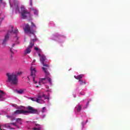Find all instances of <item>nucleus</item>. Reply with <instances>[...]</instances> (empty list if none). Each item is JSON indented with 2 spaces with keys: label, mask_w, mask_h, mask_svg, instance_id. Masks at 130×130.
Listing matches in <instances>:
<instances>
[{
  "label": "nucleus",
  "mask_w": 130,
  "mask_h": 130,
  "mask_svg": "<svg viewBox=\"0 0 130 130\" xmlns=\"http://www.w3.org/2000/svg\"><path fill=\"white\" fill-rule=\"evenodd\" d=\"M9 124H12V125H14L15 126L17 125V124H16V123H9Z\"/></svg>",
  "instance_id": "nucleus-26"
},
{
  "label": "nucleus",
  "mask_w": 130,
  "mask_h": 130,
  "mask_svg": "<svg viewBox=\"0 0 130 130\" xmlns=\"http://www.w3.org/2000/svg\"><path fill=\"white\" fill-rule=\"evenodd\" d=\"M46 81H48L49 84H52V83L51 82V78H50V75L47 77L46 75H45V78L40 79V80L39 82V85H37L36 87L38 88H39V87L41 86V84L40 83V82L43 83V84H46Z\"/></svg>",
  "instance_id": "nucleus-6"
},
{
  "label": "nucleus",
  "mask_w": 130,
  "mask_h": 130,
  "mask_svg": "<svg viewBox=\"0 0 130 130\" xmlns=\"http://www.w3.org/2000/svg\"><path fill=\"white\" fill-rule=\"evenodd\" d=\"M6 76L8 78V81L9 83H12L13 85L18 84V77H17V75L14 73H8L6 74Z\"/></svg>",
  "instance_id": "nucleus-2"
},
{
  "label": "nucleus",
  "mask_w": 130,
  "mask_h": 130,
  "mask_svg": "<svg viewBox=\"0 0 130 130\" xmlns=\"http://www.w3.org/2000/svg\"><path fill=\"white\" fill-rule=\"evenodd\" d=\"M36 101L37 102V103H40V101H41V100H40L39 99H37L36 100Z\"/></svg>",
  "instance_id": "nucleus-24"
},
{
  "label": "nucleus",
  "mask_w": 130,
  "mask_h": 130,
  "mask_svg": "<svg viewBox=\"0 0 130 130\" xmlns=\"http://www.w3.org/2000/svg\"><path fill=\"white\" fill-rule=\"evenodd\" d=\"M11 8H15L16 11H18L19 12V5L18 4V2L16 1L14 2L13 5L11 6Z\"/></svg>",
  "instance_id": "nucleus-11"
},
{
  "label": "nucleus",
  "mask_w": 130,
  "mask_h": 130,
  "mask_svg": "<svg viewBox=\"0 0 130 130\" xmlns=\"http://www.w3.org/2000/svg\"><path fill=\"white\" fill-rule=\"evenodd\" d=\"M28 80H30V78H29V76L27 77Z\"/></svg>",
  "instance_id": "nucleus-39"
},
{
  "label": "nucleus",
  "mask_w": 130,
  "mask_h": 130,
  "mask_svg": "<svg viewBox=\"0 0 130 130\" xmlns=\"http://www.w3.org/2000/svg\"><path fill=\"white\" fill-rule=\"evenodd\" d=\"M87 122H88V120L86 121V123H87Z\"/></svg>",
  "instance_id": "nucleus-40"
},
{
  "label": "nucleus",
  "mask_w": 130,
  "mask_h": 130,
  "mask_svg": "<svg viewBox=\"0 0 130 130\" xmlns=\"http://www.w3.org/2000/svg\"><path fill=\"white\" fill-rule=\"evenodd\" d=\"M15 114H26V112L24 110H17L14 112Z\"/></svg>",
  "instance_id": "nucleus-10"
},
{
  "label": "nucleus",
  "mask_w": 130,
  "mask_h": 130,
  "mask_svg": "<svg viewBox=\"0 0 130 130\" xmlns=\"http://www.w3.org/2000/svg\"><path fill=\"white\" fill-rule=\"evenodd\" d=\"M16 45V44H13V45H12V47H14V46H15Z\"/></svg>",
  "instance_id": "nucleus-32"
},
{
  "label": "nucleus",
  "mask_w": 130,
  "mask_h": 130,
  "mask_svg": "<svg viewBox=\"0 0 130 130\" xmlns=\"http://www.w3.org/2000/svg\"><path fill=\"white\" fill-rule=\"evenodd\" d=\"M30 6H33V3L32 2V0H30Z\"/></svg>",
  "instance_id": "nucleus-29"
},
{
  "label": "nucleus",
  "mask_w": 130,
  "mask_h": 130,
  "mask_svg": "<svg viewBox=\"0 0 130 130\" xmlns=\"http://www.w3.org/2000/svg\"><path fill=\"white\" fill-rule=\"evenodd\" d=\"M11 129H14V128H11Z\"/></svg>",
  "instance_id": "nucleus-41"
},
{
  "label": "nucleus",
  "mask_w": 130,
  "mask_h": 130,
  "mask_svg": "<svg viewBox=\"0 0 130 130\" xmlns=\"http://www.w3.org/2000/svg\"><path fill=\"white\" fill-rule=\"evenodd\" d=\"M35 50L38 51V50H39V48H38V47H35Z\"/></svg>",
  "instance_id": "nucleus-27"
},
{
  "label": "nucleus",
  "mask_w": 130,
  "mask_h": 130,
  "mask_svg": "<svg viewBox=\"0 0 130 130\" xmlns=\"http://www.w3.org/2000/svg\"><path fill=\"white\" fill-rule=\"evenodd\" d=\"M35 15H38V11L35 9L34 10Z\"/></svg>",
  "instance_id": "nucleus-20"
},
{
  "label": "nucleus",
  "mask_w": 130,
  "mask_h": 130,
  "mask_svg": "<svg viewBox=\"0 0 130 130\" xmlns=\"http://www.w3.org/2000/svg\"><path fill=\"white\" fill-rule=\"evenodd\" d=\"M30 100H31L32 101H36V100L33 98H30Z\"/></svg>",
  "instance_id": "nucleus-28"
},
{
  "label": "nucleus",
  "mask_w": 130,
  "mask_h": 130,
  "mask_svg": "<svg viewBox=\"0 0 130 130\" xmlns=\"http://www.w3.org/2000/svg\"><path fill=\"white\" fill-rule=\"evenodd\" d=\"M14 39H15V40L17 41V40H18V39H19V38H18V37H15L14 38Z\"/></svg>",
  "instance_id": "nucleus-30"
},
{
  "label": "nucleus",
  "mask_w": 130,
  "mask_h": 130,
  "mask_svg": "<svg viewBox=\"0 0 130 130\" xmlns=\"http://www.w3.org/2000/svg\"><path fill=\"white\" fill-rule=\"evenodd\" d=\"M83 77H84V75H79L78 76H74V78L75 79H76V80H79V81H80V80H81V79L83 78Z\"/></svg>",
  "instance_id": "nucleus-13"
},
{
  "label": "nucleus",
  "mask_w": 130,
  "mask_h": 130,
  "mask_svg": "<svg viewBox=\"0 0 130 130\" xmlns=\"http://www.w3.org/2000/svg\"><path fill=\"white\" fill-rule=\"evenodd\" d=\"M0 3H3V0H0Z\"/></svg>",
  "instance_id": "nucleus-38"
},
{
  "label": "nucleus",
  "mask_w": 130,
  "mask_h": 130,
  "mask_svg": "<svg viewBox=\"0 0 130 130\" xmlns=\"http://www.w3.org/2000/svg\"><path fill=\"white\" fill-rule=\"evenodd\" d=\"M10 51L11 53H12V55H14V52L13 51V49L12 48H10Z\"/></svg>",
  "instance_id": "nucleus-23"
},
{
  "label": "nucleus",
  "mask_w": 130,
  "mask_h": 130,
  "mask_svg": "<svg viewBox=\"0 0 130 130\" xmlns=\"http://www.w3.org/2000/svg\"><path fill=\"white\" fill-rule=\"evenodd\" d=\"M46 110V108H45V107H43L42 110V113L45 112Z\"/></svg>",
  "instance_id": "nucleus-22"
},
{
  "label": "nucleus",
  "mask_w": 130,
  "mask_h": 130,
  "mask_svg": "<svg viewBox=\"0 0 130 130\" xmlns=\"http://www.w3.org/2000/svg\"><path fill=\"white\" fill-rule=\"evenodd\" d=\"M26 109L27 110L25 111V114L26 113H30V114H37L38 113V111L37 109H34L33 107L28 106Z\"/></svg>",
  "instance_id": "nucleus-8"
},
{
  "label": "nucleus",
  "mask_w": 130,
  "mask_h": 130,
  "mask_svg": "<svg viewBox=\"0 0 130 130\" xmlns=\"http://www.w3.org/2000/svg\"><path fill=\"white\" fill-rule=\"evenodd\" d=\"M79 83H80V85H85L86 84V82L83 80H79Z\"/></svg>",
  "instance_id": "nucleus-16"
},
{
  "label": "nucleus",
  "mask_w": 130,
  "mask_h": 130,
  "mask_svg": "<svg viewBox=\"0 0 130 130\" xmlns=\"http://www.w3.org/2000/svg\"><path fill=\"white\" fill-rule=\"evenodd\" d=\"M24 30L25 33L31 34L34 37H35V30L33 29V27H31L28 23L25 25Z\"/></svg>",
  "instance_id": "nucleus-5"
},
{
  "label": "nucleus",
  "mask_w": 130,
  "mask_h": 130,
  "mask_svg": "<svg viewBox=\"0 0 130 130\" xmlns=\"http://www.w3.org/2000/svg\"><path fill=\"white\" fill-rule=\"evenodd\" d=\"M35 73H36V69L35 67L31 66L30 67V78H32V80L35 82V84L38 83L37 81H35Z\"/></svg>",
  "instance_id": "nucleus-9"
},
{
  "label": "nucleus",
  "mask_w": 130,
  "mask_h": 130,
  "mask_svg": "<svg viewBox=\"0 0 130 130\" xmlns=\"http://www.w3.org/2000/svg\"><path fill=\"white\" fill-rule=\"evenodd\" d=\"M6 95V93L3 90H0V100H4L5 98L4 97Z\"/></svg>",
  "instance_id": "nucleus-12"
},
{
  "label": "nucleus",
  "mask_w": 130,
  "mask_h": 130,
  "mask_svg": "<svg viewBox=\"0 0 130 130\" xmlns=\"http://www.w3.org/2000/svg\"><path fill=\"white\" fill-rule=\"evenodd\" d=\"M24 92H25V89H19V90L17 91V92L18 93V94H23V93H24Z\"/></svg>",
  "instance_id": "nucleus-15"
},
{
  "label": "nucleus",
  "mask_w": 130,
  "mask_h": 130,
  "mask_svg": "<svg viewBox=\"0 0 130 130\" xmlns=\"http://www.w3.org/2000/svg\"><path fill=\"white\" fill-rule=\"evenodd\" d=\"M31 26L36 28V25H35V24L33 22H31Z\"/></svg>",
  "instance_id": "nucleus-25"
},
{
  "label": "nucleus",
  "mask_w": 130,
  "mask_h": 130,
  "mask_svg": "<svg viewBox=\"0 0 130 130\" xmlns=\"http://www.w3.org/2000/svg\"><path fill=\"white\" fill-rule=\"evenodd\" d=\"M20 123L21 124H22V122H20Z\"/></svg>",
  "instance_id": "nucleus-43"
},
{
  "label": "nucleus",
  "mask_w": 130,
  "mask_h": 130,
  "mask_svg": "<svg viewBox=\"0 0 130 130\" xmlns=\"http://www.w3.org/2000/svg\"><path fill=\"white\" fill-rule=\"evenodd\" d=\"M21 18L22 19H27V18H31V14L30 12L25 9L24 6H21L20 7Z\"/></svg>",
  "instance_id": "nucleus-4"
},
{
  "label": "nucleus",
  "mask_w": 130,
  "mask_h": 130,
  "mask_svg": "<svg viewBox=\"0 0 130 130\" xmlns=\"http://www.w3.org/2000/svg\"><path fill=\"white\" fill-rule=\"evenodd\" d=\"M35 39H32L29 45L27 47L26 49L24 51V54H28V53H30L31 52V49L33 48V46H34V42L35 41Z\"/></svg>",
  "instance_id": "nucleus-7"
},
{
  "label": "nucleus",
  "mask_w": 130,
  "mask_h": 130,
  "mask_svg": "<svg viewBox=\"0 0 130 130\" xmlns=\"http://www.w3.org/2000/svg\"><path fill=\"white\" fill-rule=\"evenodd\" d=\"M6 117H7V118H10L11 120H14V119L12 118V116L7 115L6 116Z\"/></svg>",
  "instance_id": "nucleus-21"
},
{
  "label": "nucleus",
  "mask_w": 130,
  "mask_h": 130,
  "mask_svg": "<svg viewBox=\"0 0 130 130\" xmlns=\"http://www.w3.org/2000/svg\"><path fill=\"white\" fill-rule=\"evenodd\" d=\"M33 129H34V130H36V129H37V128H36V127H34V128H33Z\"/></svg>",
  "instance_id": "nucleus-34"
},
{
  "label": "nucleus",
  "mask_w": 130,
  "mask_h": 130,
  "mask_svg": "<svg viewBox=\"0 0 130 130\" xmlns=\"http://www.w3.org/2000/svg\"><path fill=\"white\" fill-rule=\"evenodd\" d=\"M11 30H9L8 32H7V34L6 35L5 39L3 40V42L2 44L3 45H6V43H7V41L9 40V35H11L12 33H14V34H17L18 32H19V30H18V28H16L15 30L13 31V29H14V26H11Z\"/></svg>",
  "instance_id": "nucleus-3"
},
{
  "label": "nucleus",
  "mask_w": 130,
  "mask_h": 130,
  "mask_svg": "<svg viewBox=\"0 0 130 130\" xmlns=\"http://www.w3.org/2000/svg\"><path fill=\"white\" fill-rule=\"evenodd\" d=\"M22 121V119L21 118H17L16 119V122H21Z\"/></svg>",
  "instance_id": "nucleus-19"
},
{
  "label": "nucleus",
  "mask_w": 130,
  "mask_h": 130,
  "mask_svg": "<svg viewBox=\"0 0 130 130\" xmlns=\"http://www.w3.org/2000/svg\"><path fill=\"white\" fill-rule=\"evenodd\" d=\"M0 130H3V129H2L1 125H0Z\"/></svg>",
  "instance_id": "nucleus-37"
},
{
  "label": "nucleus",
  "mask_w": 130,
  "mask_h": 130,
  "mask_svg": "<svg viewBox=\"0 0 130 130\" xmlns=\"http://www.w3.org/2000/svg\"><path fill=\"white\" fill-rule=\"evenodd\" d=\"M45 99H47L48 100H49V97L45 98Z\"/></svg>",
  "instance_id": "nucleus-33"
},
{
  "label": "nucleus",
  "mask_w": 130,
  "mask_h": 130,
  "mask_svg": "<svg viewBox=\"0 0 130 130\" xmlns=\"http://www.w3.org/2000/svg\"><path fill=\"white\" fill-rule=\"evenodd\" d=\"M17 75H22V72L17 73Z\"/></svg>",
  "instance_id": "nucleus-31"
},
{
  "label": "nucleus",
  "mask_w": 130,
  "mask_h": 130,
  "mask_svg": "<svg viewBox=\"0 0 130 130\" xmlns=\"http://www.w3.org/2000/svg\"><path fill=\"white\" fill-rule=\"evenodd\" d=\"M35 61H36V60L34 59V60H33V62H35Z\"/></svg>",
  "instance_id": "nucleus-36"
},
{
  "label": "nucleus",
  "mask_w": 130,
  "mask_h": 130,
  "mask_svg": "<svg viewBox=\"0 0 130 130\" xmlns=\"http://www.w3.org/2000/svg\"><path fill=\"white\" fill-rule=\"evenodd\" d=\"M44 96H45L44 94H43V95H38V98H39V99H40V100H41V99L43 98Z\"/></svg>",
  "instance_id": "nucleus-18"
},
{
  "label": "nucleus",
  "mask_w": 130,
  "mask_h": 130,
  "mask_svg": "<svg viewBox=\"0 0 130 130\" xmlns=\"http://www.w3.org/2000/svg\"><path fill=\"white\" fill-rule=\"evenodd\" d=\"M36 125L37 126V125H38V124H36Z\"/></svg>",
  "instance_id": "nucleus-42"
},
{
  "label": "nucleus",
  "mask_w": 130,
  "mask_h": 130,
  "mask_svg": "<svg viewBox=\"0 0 130 130\" xmlns=\"http://www.w3.org/2000/svg\"><path fill=\"white\" fill-rule=\"evenodd\" d=\"M39 56H40V60L43 66V67H42L43 72L47 77L50 76V73H49V72L48 71H50V67L49 66V64L45 63L46 57L44 55H41L40 53H39Z\"/></svg>",
  "instance_id": "nucleus-1"
},
{
  "label": "nucleus",
  "mask_w": 130,
  "mask_h": 130,
  "mask_svg": "<svg viewBox=\"0 0 130 130\" xmlns=\"http://www.w3.org/2000/svg\"><path fill=\"white\" fill-rule=\"evenodd\" d=\"M89 101L87 102V105H89Z\"/></svg>",
  "instance_id": "nucleus-35"
},
{
  "label": "nucleus",
  "mask_w": 130,
  "mask_h": 130,
  "mask_svg": "<svg viewBox=\"0 0 130 130\" xmlns=\"http://www.w3.org/2000/svg\"><path fill=\"white\" fill-rule=\"evenodd\" d=\"M77 112H80L82 110V106L80 105H78L77 107H76Z\"/></svg>",
  "instance_id": "nucleus-14"
},
{
  "label": "nucleus",
  "mask_w": 130,
  "mask_h": 130,
  "mask_svg": "<svg viewBox=\"0 0 130 130\" xmlns=\"http://www.w3.org/2000/svg\"><path fill=\"white\" fill-rule=\"evenodd\" d=\"M9 124H10V123L5 124L4 125V126H5V127H8L9 128H10L11 126L9 125Z\"/></svg>",
  "instance_id": "nucleus-17"
}]
</instances>
